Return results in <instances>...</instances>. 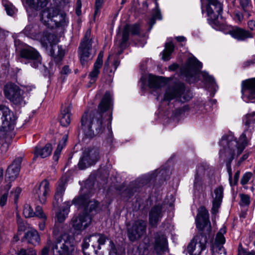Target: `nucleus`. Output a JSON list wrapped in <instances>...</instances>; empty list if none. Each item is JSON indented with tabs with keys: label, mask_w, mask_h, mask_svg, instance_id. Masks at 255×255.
<instances>
[{
	"label": "nucleus",
	"mask_w": 255,
	"mask_h": 255,
	"mask_svg": "<svg viewBox=\"0 0 255 255\" xmlns=\"http://www.w3.org/2000/svg\"><path fill=\"white\" fill-rule=\"evenodd\" d=\"M11 186L10 182L2 185L0 190V205L4 206L7 200L8 191Z\"/></svg>",
	"instance_id": "obj_31"
},
{
	"label": "nucleus",
	"mask_w": 255,
	"mask_h": 255,
	"mask_svg": "<svg viewBox=\"0 0 255 255\" xmlns=\"http://www.w3.org/2000/svg\"><path fill=\"white\" fill-rule=\"evenodd\" d=\"M9 145L7 143H3L0 147V152L2 154H4L8 150Z\"/></svg>",
	"instance_id": "obj_61"
},
{
	"label": "nucleus",
	"mask_w": 255,
	"mask_h": 255,
	"mask_svg": "<svg viewBox=\"0 0 255 255\" xmlns=\"http://www.w3.org/2000/svg\"><path fill=\"white\" fill-rule=\"evenodd\" d=\"M65 190V183L63 181L58 182L54 196L53 204L58 206L62 201V197Z\"/></svg>",
	"instance_id": "obj_29"
},
{
	"label": "nucleus",
	"mask_w": 255,
	"mask_h": 255,
	"mask_svg": "<svg viewBox=\"0 0 255 255\" xmlns=\"http://www.w3.org/2000/svg\"><path fill=\"white\" fill-rule=\"evenodd\" d=\"M90 195L81 194L78 197L74 198L72 203L83 208L85 211H92L95 210L98 206V203L95 201L90 200Z\"/></svg>",
	"instance_id": "obj_18"
},
{
	"label": "nucleus",
	"mask_w": 255,
	"mask_h": 255,
	"mask_svg": "<svg viewBox=\"0 0 255 255\" xmlns=\"http://www.w3.org/2000/svg\"><path fill=\"white\" fill-rule=\"evenodd\" d=\"M40 42L43 47L46 49H48V45H49V54L56 62L61 60L64 55V50L61 46L57 45L58 40L56 35L46 33L44 36L40 39Z\"/></svg>",
	"instance_id": "obj_6"
},
{
	"label": "nucleus",
	"mask_w": 255,
	"mask_h": 255,
	"mask_svg": "<svg viewBox=\"0 0 255 255\" xmlns=\"http://www.w3.org/2000/svg\"><path fill=\"white\" fill-rule=\"evenodd\" d=\"M148 84L149 87L151 88L158 89L159 87V83L155 77L150 79Z\"/></svg>",
	"instance_id": "obj_54"
},
{
	"label": "nucleus",
	"mask_w": 255,
	"mask_h": 255,
	"mask_svg": "<svg viewBox=\"0 0 255 255\" xmlns=\"http://www.w3.org/2000/svg\"><path fill=\"white\" fill-rule=\"evenodd\" d=\"M154 247L158 253L165 252L168 249L167 239L164 235L160 233L156 234Z\"/></svg>",
	"instance_id": "obj_24"
},
{
	"label": "nucleus",
	"mask_w": 255,
	"mask_h": 255,
	"mask_svg": "<svg viewBox=\"0 0 255 255\" xmlns=\"http://www.w3.org/2000/svg\"><path fill=\"white\" fill-rule=\"evenodd\" d=\"M239 1L242 9L247 13L248 17H250L253 9L251 0H239Z\"/></svg>",
	"instance_id": "obj_35"
},
{
	"label": "nucleus",
	"mask_w": 255,
	"mask_h": 255,
	"mask_svg": "<svg viewBox=\"0 0 255 255\" xmlns=\"http://www.w3.org/2000/svg\"><path fill=\"white\" fill-rule=\"evenodd\" d=\"M15 118L10 110L4 106H0V130L8 131L13 129Z\"/></svg>",
	"instance_id": "obj_8"
},
{
	"label": "nucleus",
	"mask_w": 255,
	"mask_h": 255,
	"mask_svg": "<svg viewBox=\"0 0 255 255\" xmlns=\"http://www.w3.org/2000/svg\"><path fill=\"white\" fill-rule=\"evenodd\" d=\"M202 76L206 83H208L212 85H214L215 84L214 78L212 76L209 75L208 73L206 72H202Z\"/></svg>",
	"instance_id": "obj_49"
},
{
	"label": "nucleus",
	"mask_w": 255,
	"mask_h": 255,
	"mask_svg": "<svg viewBox=\"0 0 255 255\" xmlns=\"http://www.w3.org/2000/svg\"><path fill=\"white\" fill-rule=\"evenodd\" d=\"M230 33L233 37L240 40H244L247 38L252 37V34L249 31L239 27L233 29Z\"/></svg>",
	"instance_id": "obj_28"
},
{
	"label": "nucleus",
	"mask_w": 255,
	"mask_h": 255,
	"mask_svg": "<svg viewBox=\"0 0 255 255\" xmlns=\"http://www.w3.org/2000/svg\"><path fill=\"white\" fill-rule=\"evenodd\" d=\"M21 192V189L19 187H16L14 191L11 192V197L13 198L14 203L16 204L18 202V200L19 195Z\"/></svg>",
	"instance_id": "obj_47"
},
{
	"label": "nucleus",
	"mask_w": 255,
	"mask_h": 255,
	"mask_svg": "<svg viewBox=\"0 0 255 255\" xmlns=\"http://www.w3.org/2000/svg\"><path fill=\"white\" fill-rule=\"evenodd\" d=\"M67 135H65L63 136L61 140L59 142L57 147L54 151L53 155V159L55 161H57L58 160L61 150L65 145L66 142L67 140Z\"/></svg>",
	"instance_id": "obj_36"
},
{
	"label": "nucleus",
	"mask_w": 255,
	"mask_h": 255,
	"mask_svg": "<svg viewBox=\"0 0 255 255\" xmlns=\"http://www.w3.org/2000/svg\"><path fill=\"white\" fill-rule=\"evenodd\" d=\"M91 217L87 213L74 216L72 220V227L75 230L82 231L85 229L91 224Z\"/></svg>",
	"instance_id": "obj_19"
},
{
	"label": "nucleus",
	"mask_w": 255,
	"mask_h": 255,
	"mask_svg": "<svg viewBox=\"0 0 255 255\" xmlns=\"http://www.w3.org/2000/svg\"><path fill=\"white\" fill-rule=\"evenodd\" d=\"M25 238L28 242L33 245H36L40 242V237L37 231L31 229L27 232L24 235Z\"/></svg>",
	"instance_id": "obj_32"
},
{
	"label": "nucleus",
	"mask_w": 255,
	"mask_h": 255,
	"mask_svg": "<svg viewBox=\"0 0 255 255\" xmlns=\"http://www.w3.org/2000/svg\"><path fill=\"white\" fill-rule=\"evenodd\" d=\"M241 198L240 204L242 206H248L250 204V197L249 195L244 194L240 195Z\"/></svg>",
	"instance_id": "obj_48"
},
{
	"label": "nucleus",
	"mask_w": 255,
	"mask_h": 255,
	"mask_svg": "<svg viewBox=\"0 0 255 255\" xmlns=\"http://www.w3.org/2000/svg\"><path fill=\"white\" fill-rule=\"evenodd\" d=\"M51 152L52 146L51 143L46 144L43 147L36 146L34 148L33 159H35L38 156H40L41 158L46 157L50 155Z\"/></svg>",
	"instance_id": "obj_27"
},
{
	"label": "nucleus",
	"mask_w": 255,
	"mask_h": 255,
	"mask_svg": "<svg viewBox=\"0 0 255 255\" xmlns=\"http://www.w3.org/2000/svg\"><path fill=\"white\" fill-rule=\"evenodd\" d=\"M71 70H70L69 67L68 66H64L61 71V74L62 75H66L69 74Z\"/></svg>",
	"instance_id": "obj_62"
},
{
	"label": "nucleus",
	"mask_w": 255,
	"mask_h": 255,
	"mask_svg": "<svg viewBox=\"0 0 255 255\" xmlns=\"http://www.w3.org/2000/svg\"><path fill=\"white\" fill-rule=\"evenodd\" d=\"M93 236H94V238H95L96 239H97L98 242L99 243L98 249L100 250L101 246L105 244L108 238L105 235L100 234L93 235Z\"/></svg>",
	"instance_id": "obj_44"
},
{
	"label": "nucleus",
	"mask_w": 255,
	"mask_h": 255,
	"mask_svg": "<svg viewBox=\"0 0 255 255\" xmlns=\"http://www.w3.org/2000/svg\"><path fill=\"white\" fill-rule=\"evenodd\" d=\"M196 223L197 228L200 230H203L207 226H210L208 212L204 207L199 208Z\"/></svg>",
	"instance_id": "obj_21"
},
{
	"label": "nucleus",
	"mask_w": 255,
	"mask_h": 255,
	"mask_svg": "<svg viewBox=\"0 0 255 255\" xmlns=\"http://www.w3.org/2000/svg\"><path fill=\"white\" fill-rule=\"evenodd\" d=\"M233 19L238 23H241L244 19V16L242 12L239 10H236L233 13Z\"/></svg>",
	"instance_id": "obj_46"
},
{
	"label": "nucleus",
	"mask_w": 255,
	"mask_h": 255,
	"mask_svg": "<svg viewBox=\"0 0 255 255\" xmlns=\"http://www.w3.org/2000/svg\"><path fill=\"white\" fill-rule=\"evenodd\" d=\"M21 162L22 157H18L7 168L6 175L10 180H14L17 177L20 171Z\"/></svg>",
	"instance_id": "obj_23"
},
{
	"label": "nucleus",
	"mask_w": 255,
	"mask_h": 255,
	"mask_svg": "<svg viewBox=\"0 0 255 255\" xmlns=\"http://www.w3.org/2000/svg\"><path fill=\"white\" fill-rule=\"evenodd\" d=\"M101 67L102 66L94 63L93 69L89 75V77L90 79L89 82L90 84H93L95 83L100 73V69Z\"/></svg>",
	"instance_id": "obj_38"
},
{
	"label": "nucleus",
	"mask_w": 255,
	"mask_h": 255,
	"mask_svg": "<svg viewBox=\"0 0 255 255\" xmlns=\"http://www.w3.org/2000/svg\"><path fill=\"white\" fill-rule=\"evenodd\" d=\"M51 247L54 255H70L74 249L71 238L66 234L58 237L54 244L50 239H48L46 246L42 249L41 255H49Z\"/></svg>",
	"instance_id": "obj_3"
},
{
	"label": "nucleus",
	"mask_w": 255,
	"mask_h": 255,
	"mask_svg": "<svg viewBox=\"0 0 255 255\" xmlns=\"http://www.w3.org/2000/svg\"><path fill=\"white\" fill-rule=\"evenodd\" d=\"M41 21L49 27L65 26L68 20L64 12L59 13L57 9L52 7L43 10L40 14Z\"/></svg>",
	"instance_id": "obj_5"
},
{
	"label": "nucleus",
	"mask_w": 255,
	"mask_h": 255,
	"mask_svg": "<svg viewBox=\"0 0 255 255\" xmlns=\"http://www.w3.org/2000/svg\"><path fill=\"white\" fill-rule=\"evenodd\" d=\"M253 176L252 173L250 172H246L242 176L241 180V183L244 185L247 184Z\"/></svg>",
	"instance_id": "obj_50"
},
{
	"label": "nucleus",
	"mask_w": 255,
	"mask_h": 255,
	"mask_svg": "<svg viewBox=\"0 0 255 255\" xmlns=\"http://www.w3.org/2000/svg\"><path fill=\"white\" fill-rule=\"evenodd\" d=\"M190 110V108L188 105H184L182 108L179 109L176 111V114L177 115H181L185 114Z\"/></svg>",
	"instance_id": "obj_55"
},
{
	"label": "nucleus",
	"mask_w": 255,
	"mask_h": 255,
	"mask_svg": "<svg viewBox=\"0 0 255 255\" xmlns=\"http://www.w3.org/2000/svg\"><path fill=\"white\" fill-rule=\"evenodd\" d=\"M207 242V237L203 234L195 236L187 246V252L190 255H201L205 250Z\"/></svg>",
	"instance_id": "obj_10"
},
{
	"label": "nucleus",
	"mask_w": 255,
	"mask_h": 255,
	"mask_svg": "<svg viewBox=\"0 0 255 255\" xmlns=\"http://www.w3.org/2000/svg\"><path fill=\"white\" fill-rule=\"evenodd\" d=\"M207 12L209 16V23L213 26V24H218V19L222 12V4L218 0H208Z\"/></svg>",
	"instance_id": "obj_12"
},
{
	"label": "nucleus",
	"mask_w": 255,
	"mask_h": 255,
	"mask_svg": "<svg viewBox=\"0 0 255 255\" xmlns=\"http://www.w3.org/2000/svg\"><path fill=\"white\" fill-rule=\"evenodd\" d=\"M71 205V203L69 201L64 203V206L62 210L57 214L58 222L62 223L65 220L68 216Z\"/></svg>",
	"instance_id": "obj_34"
},
{
	"label": "nucleus",
	"mask_w": 255,
	"mask_h": 255,
	"mask_svg": "<svg viewBox=\"0 0 255 255\" xmlns=\"http://www.w3.org/2000/svg\"><path fill=\"white\" fill-rule=\"evenodd\" d=\"M249 139L247 137L246 131H245L237 140L234 135L230 133L224 136L220 144L223 148L220 150V158L227 162V168L229 174V181L231 186L236 185L240 176V171H237L234 177V182L232 183V172L231 163L236 156L241 154L247 146Z\"/></svg>",
	"instance_id": "obj_2"
},
{
	"label": "nucleus",
	"mask_w": 255,
	"mask_h": 255,
	"mask_svg": "<svg viewBox=\"0 0 255 255\" xmlns=\"http://www.w3.org/2000/svg\"><path fill=\"white\" fill-rule=\"evenodd\" d=\"M26 4L30 8L40 10L46 6L47 0H25Z\"/></svg>",
	"instance_id": "obj_33"
},
{
	"label": "nucleus",
	"mask_w": 255,
	"mask_h": 255,
	"mask_svg": "<svg viewBox=\"0 0 255 255\" xmlns=\"http://www.w3.org/2000/svg\"><path fill=\"white\" fill-rule=\"evenodd\" d=\"M125 26H128V31L132 35H137L139 33L140 28L138 24L133 25L127 24Z\"/></svg>",
	"instance_id": "obj_45"
},
{
	"label": "nucleus",
	"mask_w": 255,
	"mask_h": 255,
	"mask_svg": "<svg viewBox=\"0 0 255 255\" xmlns=\"http://www.w3.org/2000/svg\"><path fill=\"white\" fill-rule=\"evenodd\" d=\"M243 98L246 102H254L255 99V78L247 80L242 83Z\"/></svg>",
	"instance_id": "obj_15"
},
{
	"label": "nucleus",
	"mask_w": 255,
	"mask_h": 255,
	"mask_svg": "<svg viewBox=\"0 0 255 255\" xmlns=\"http://www.w3.org/2000/svg\"><path fill=\"white\" fill-rule=\"evenodd\" d=\"M91 48L92 45H88L84 44V42H81L78 52L82 65H84L88 60L92 58L90 52Z\"/></svg>",
	"instance_id": "obj_25"
},
{
	"label": "nucleus",
	"mask_w": 255,
	"mask_h": 255,
	"mask_svg": "<svg viewBox=\"0 0 255 255\" xmlns=\"http://www.w3.org/2000/svg\"><path fill=\"white\" fill-rule=\"evenodd\" d=\"M23 214L25 218H31L35 216V213L32 208L28 204H26L24 206Z\"/></svg>",
	"instance_id": "obj_40"
},
{
	"label": "nucleus",
	"mask_w": 255,
	"mask_h": 255,
	"mask_svg": "<svg viewBox=\"0 0 255 255\" xmlns=\"http://www.w3.org/2000/svg\"><path fill=\"white\" fill-rule=\"evenodd\" d=\"M202 68V64L194 57L189 58L186 67L181 70V73L186 80L192 83L196 80L197 71Z\"/></svg>",
	"instance_id": "obj_9"
},
{
	"label": "nucleus",
	"mask_w": 255,
	"mask_h": 255,
	"mask_svg": "<svg viewBox=\"0 0 255 255\" xmlns=\"http://www.w3.org/2000/svg\"><path fill=\"white\" fill-rule=\"evenodd\" d=\"M224 188L222 186H219L215 188L213 195L212 208L211 213L213 214H216L219 208L220 207L223 197Z\"/></svg>",
	"instance_id": "obj_22"
},
{
	"label": "nucleus",
	"mask_w": 255,
	"mask_h": 255,
	"mask_svg": "<svg viewBox=\"0 0 255 255\" xmlns=\"http://www.w3.org/2000/svg\"><path fill=\"white\" fill-rule=\"evenodd\" d=\"M226 233V228L223 227L217 233L215 243L212 246V255H226V252L223 246L225 242L224 234Z\"/></svg>",
	"instance_id": "obj_16"
},
{
	"label": "nucleus",
	"mask_w": 255,
	"mask_h": 255,
	"mask_svg": "<svg viewBox=\"0 0 255 255\" xmlns=\"http://www.w3.org/2000/svg\"><path fill=\"white\" fill-rule=\"evenodd\" d=\"M112 96L109 92L104 95L98 106L97 111L86 112L81 119L82 128L84 133L89 137L101 134L105 129L103 118H106L108 124H111L112 110Z\"/></svg>",
	"instance_id": "obj_1"
},
{
	"label": "nucleus",
	"mask_w": 255,
	"mask_h": 255,
	"mask_svg": "<svg viewBox=\"0 0 255 255\" xmlns=\"http://www.w3.org/2000/svg\"><path fill=\"white\" fill-rule=\"evenodd\" d=\"M91 36V29H89L85 33V36L81 42H84V44L92 45V40L90 39Z\"/></svg>",
	"instance_id": "obj_52"
},
{
	"label": "nucleus",
	"mask_w": 255,
	"mask_h": 255,
	"mask_svg": "<svg viewBox=\"0 0 255 255\" xmlns=\"http://www.w3.org/2000/svg\"><path fill=\"white\" fill-rule=\"evenodd\" d=\"M174 46L172 42L166 43L165 46V49L163 51L162 59L164 60H168L170 59L171 54L174 50Z\"/></svg>",
	"instance_id": "obj_37"
},
{
	"label": "nucleus",
	"mask_w": 255,
	"mask_h": 255,
	"mask_svg": "<svg viewBox=\"0 0 255 255\" xmlns=\"http://www.w3.org/2000/svg\"><path fill=\"white\" fill-rule=\"evenodd\" d=\"M162 217V206L158 205L154 206L149 213V222L150 224L154 226L156 225Z\"/></svg>",
	"instance_id": "obj_26"
},
{
	"label": "nucleus",
	"mask_w": 255,
	"mask_h": 255,
	"mask_svg": "<svg viewBox=\"0 0 255 255\" xmlns=\"http://www.w3.org/2000/svg\"><path fill=\"white\" fill-rule=\"evenodd\" d=\"M238 255H255V252L252 251L247 252L243 249H239Z\"/></svg>",
	"instance_id": "obj_58"
},
{
	"label": "nucleus",
	"mask_w": 255,
	"mask_h": 255,
	"mask_svg": "<svg viewBox=\"0 0 255 255\" xmlns=\"http://www.w3.org/2000/svg\"><path fill=\"white\" fill-rule=\"evenodd\" d=\"M146 222L141 220L134 221L131 226L128 227V237L131 242H134L146 233Z\"/></svg>",
	"instance_id": "obj_11"
},
{
	"label": "nucleus",
	"mask_w": 255,
	"mask_h": 255,
	"mask_svg": "<svg viewBox=\"0 0 255 255\" xmlns=\"http://www.w3.org/2000/svg\"><path fill=\"white\" fill-rule=\"evenodd\" d=\"M2 4L8 15L11 16L14 14L16 9L12 4L8 2L6 0H3Z\"/></svg>",
	"instance_id": "obj_42"
},
{
	"label": "nucleus",
	"mask_w": 255,
	"mask_h": 255,
	"mask_svg": "<svg viewBox=\"0 0 255 255\" xmlns=\"http://www.w3.org/2000/svg\"><path fill=\"white\" fill-rule=\"evenodd\" d=\"M103 3V0H96L95 15L97 14L100 9L102 7Z\"/></svg>",
	"instance_id": "obj_56"
},
{
	"label": "nucleus",
	"mask_w": 255,
	"mask_h": 255,
	"mask_svg": "<svg viewBox=\"0 0 255 255\" xmlns=\"http://www.w3.org/2000/svg\"><path fill=\"white\" fill-rule=\"evenodd\" d=\"M128 26H125L122 35V40L120 44L121 48H125L127 45V41L129 38V32L128 31Z\"/></svg>",
	"instance_id": "obj_39"
},
{
	"label": "nucleus",
	"mask_w": 255,
	"mask_h": 255,
	"mask_svg": "<svg viewBox=\"0 0 255 255\" xmlns=\"http://www.w3.org/2000/svg\"><path fill=\"white\" fill-rule=\"evenodd\" d=\"M255 116V112L247 114L244 120V122L246 126L249 125L252 123H255V119L253 118Z\"/></svg>",
	"instance_id": "obj_51"
},
{
	"label": "nucleus",
	"mask_w": 255,
	"mask_h": 255,
	"mask_svg": "<svg viewBox=\"0 0 255 255\" xmlns=\"http://www.w3.org/2000/svg\"><path fill=\"white\" fill-rule=\"evenodd\" d=\"M3 92L6 98L13 104L17 106H23L25 104L23 92L15 84L7 83L4 87Z\"/></svg>",
	"instance_id": "obj_7"
},
{
	"label": "nucleus",
	"mask_w": 255,
	"mask_h": 255,
	"mask_svg": "<svg viewBox=\"0 0 255 255\" xmlns=\"http://www.w3.org/2000/svg\"><path fill=\"white\" fill-rule=\"evenodd\" d=\"M26 91L28 93H30L33 90L35 89V87L33 85H27L24 86Z\"/></svg>",
	"instance_id": "obj_64"
},
{
	"label": "nucleus",
	"mask_w": 255,
	"mask_h": 255,
	"mask_svg": "<svg viewBox=\"0 0 255 255\" xmlns=\"http://www.w3.org/2000/svg\"><path fill=\"white\" fill-rule=\"evenodd\" d=\"M192 97L190 90L186 88L184 84L180 83L166 90L163 101L169 102L174 100L176 102L184 103L189 101Z\"/></svg>",
	"instance_id": "obj_4"
},
{
	"label": "nucleus",
	"mask_w": 255,
	"mask_h": 255,
	"mask_svg": "<svg viewBox=\"0 0 255 255\" xmlns=\"http://www.w3.org/2000/svg\"><path fill=\"white\" fill-rule=\"evenodd\" d=\"M93 238L94 236H93V235H91L88 238H86L85 239L82 244V247L83 250L86 249L88 248L89 246V242H91V239Z\"/></svg>",
	"instance_id": "obj_57"
},
{
	"label": "nucleus",
	"mask_w": 255,
	"mask_h": 255,
	"mask_svg": "<svg viewBox=\"0 0 255 255\" xmlns=\"http://www.w3.org/2000/svg\"><path fill=\"white\" fill-rule=\"evenodd\" d=\"M71 106L68 105L65 107L62 110L60 118V122L63 127L68 126L70 123V113Z\"/></svg>",
	"instance_id": "obj_30"
},
{
	"label": "nucleus",
	"mask_w": 255,
	"mask_h": 255,
	"mask_svg": "<svg viewBox=\"0 0 255 255\" xmlns=\"http://www.w3.org/2000/svg\"><path fill=\"white\" fill-rule=\"evenodd\" d=\"M99 152L95 150L85 151L81 159L79 162L78 166L80 169H84L90 165L94 164L99 159Z\"/></svg>",
	"instance_id": "obj_17"
},
{
	"label": "nucleus",
	"mask_w": 255,
	"mask_h": 255,
	"mask_svg": "<svg viewBox=\"0 0 255 255\" xmlns=\"http://www.w3.org/2000/svg\"><path fill=\"white\" fill-rule=\"evenodd\" d=\"M156 19H161V15L160 12L157 9H156L150 20V24L151 26H152L155 23Z\"/></svg>",
	"instance_id": "obj_53"
},
{
	"label": "nucleus",
	"mask_w": 255,
	"mask_h": 255,
	"mask_svg": "<svg viewBox=\"0 0 255 255\" xmlns=\"http://www.w3.org/2000/svg\"><path fill=\"white\" fill-rule=\"evenodd\" d=\"M16 222L17 224L18 232L20 234L21 232L25 230L26 228V223L18 214H16Z\"/></svg>",
	"instance_id": "obj_41"
},
{
	"label": "nucleus",
	"mask_w": 255,
	"mask_h": 255,
	"mask_svg": "<svg viewBox=\"0 0 255 255\" xmlns=\"http://www.w3.org/2000/svg\"><path fill=\"white\" fill-rule=\"evenodd\" d=\"M104 54L103 52H100L98 55L97 59L95 63L99 65L102 66L103 65V58Z\"/></svg>",
	"instance_id": "obj_60"
},
{
	"label": "nucleus",
	"mask_w": 255,
	"mask_h": 255,
	"mask_svg": "<svg viewBox=\"0 0 255 255\" xmlns=\"http://www.w3.org/2000/svg\"><path fill=\"white\" fill-rule=\"evenodd\" d=\"M35 216L38 218L46 221L47 220V216L43 212L42 208L39 206H37L35 208Z\"/></svg>",
	"instance_id": "obj_43"
},
{
	"label": "nucleus",
	"mask_w": 255,
	"mask_h": 255,
	"mask_svg": "<svg viewBox=\"0 0 255 255\" xmlns=\"http://www.w3.org/2000/svg\"><path fill=\"white\" fill-rule=\"evenodd\" d=\"M20 55L21 57L30 60L31 65L34 68H38L41 64V57L40 54L32 47L22 49L20 51Z\"/></svg>",
	"instance_id": "obj_14"
},
{
	"label": "nucleus",
	"mask_w": 255,
	"mask_h": 255,
	"mask_svg": "<svg viewBox=\"0 0 255 255\" xmlns=\"http://www.w3.org/2000/svg\"><path fill=\"white\" fill-rule=\"evenodd\" d=\"M248 25L249 28L253 30L255 29V20H250L248 22Z\"/></svg>",
	"instance_id": "obj_63"
},
{
	"label": "nucleus",
	"mask_w": 255,
	"mask_h": 255,
	"mask_svg": "<svg viewBox=\"0 0 255 255\" xmlns=\"http://www.w3.org/2000/svg\"><path fill=\"white\" fill-rule=\"evenodd\" d=\"M82 2L81 0H77L76 5V12L78 15H80L81 13Z\"/></svg>",
	"instance_id": "obj_59"
},
{
	"label": "nucleus",
	"mask_w": 255,
	"mask_h": 255,
	"mask_svg": "<svg viewBox=\"0 0 255 255\" xmlns=\"http://www.w3.org/2000/svg\"><path fill=\"white\" fill-rule=\"evenodd\" d=\"M214 180L213 171L209 168H205L203 166L198 167L195 177L194 186L197 188L201 183H204L210 185Z\"/></svg>",
	"instance_id": "obj_13"
},
{
	"label": "nucleus",
	"mask_w": 255,
	"mask_h": 255,
	"mask_svg": "<svg viewBox=\"0 0 255 255\" xmlns=\"http://www.w3.org/2000/svg\"><path fill=\"white\" fill-rule=\"evenodd\" d=\"M49 183L47 180H43L39 185L36 186L34 190V194L39 202L44 204L47 199V196L50 192Z\"/></svg>",
	"instance_id": "obj_20"
}]
</instances>
